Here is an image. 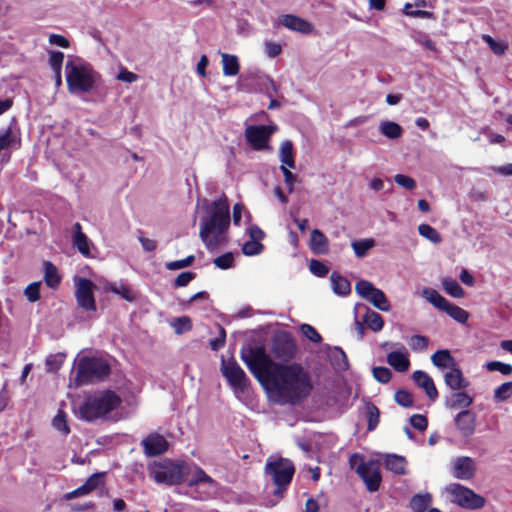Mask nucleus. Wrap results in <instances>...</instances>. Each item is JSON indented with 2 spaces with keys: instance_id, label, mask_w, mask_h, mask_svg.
I'll return each instance as SVG.
<instances>
[{
  "instance_id": "nucleus-1",
  "label": "nucleus",
  "mask_w": 512,
  "mask_h": 512,
  "mask_svg": "<svg viewBox=\"0 0 512 512\" xmlns=\"http://www.w3.org/2000/svg\"><path fill=\"white\" fill-rule=\"evenodd\" d=\"M240 358L279 405H298L313 390L308 371L300 363L275 362L263 346L242 348Z\"/></svg>"
},
{
  "instance_id": "nucleus-2",
  "label": "nucleus",
  "mask_w": 512,
  "mask_h": 512,
  "mask_svg": "<svg viewBox=\"0 0 512 512\" xmlns=\"http://www.w3.org/2000/svg\"><path fill=\"white\" fill-rule=\"evenodd\" d=\"M149 474L158 484L173 486L186 482L189 487L202 484L213 491L218 489V482L197 465H195L191 478L186 479V476L189 474V466L185 462H174L167 459L154 463L149 467Z\"/></svg>"
},
{
  "instance_id": "nucleus-3",
  "label": "nucleus",
  "mask_w": 512,
  "mask_h": 512,
  "mask_svg": "<svg viewBox=\"0 0 512 512\" xmlns=\"http://www.w3.org/2000/svg\"><path fill=\"white\" fill-rule=\"evenodd\" d=\"M206 211L209 217L202 220L199 236L206 249L214 252L226 241L225 233L230 226L231 217L228 198L223 195L214 200Z\"/></svg>"
},
{
  "instance_id": "nucleus-4",
  "label": "nucleus",
  "mask_w": 512,
  "mask_h": 512,
  "mask_svg": "<svg viewBox=\"0 0 512 512\" xmlns=\"http://www.w3.org/2000/svg\"><path fill=\"white\" fill-rule=\"evenodd\" d=\"M122 403V399L112 390H104L87 395L77 407V416L87 422H93L104 418L116 410Z\"/></svg>"
},
{
  "instance_id": "nucleus-5",
  "label": "nucleus",
  "mask_w": 512,
  "mask_h": 512,
  "mask_svg": "<svg viewBox=\"0 0 512 512\" xmlns=\"http://www.w3.org/2000/svg\"><path fill=\"white\" fill-rule=\"evenodd\" d=\"M111 373L109 362L101 357L83 356L80 358L75 376V384L83 386L103 381Z\"/></svg>"
},
{
  "instance_id": "nucleus-6",
  "label": "nucleus",
  "mask_w": 512,
  "mask_h": 512,
  "mask_svg": "<svg viewBox=\"0 0 512 512\" xmlns=\"http://www.w3.org/2000/svg\"><path fill=\"white\" fill-rule=\"evenodd\" d=\"M65 70L70 93H88L95 88L97 73L89 65H77L73 61H67Z\"/></svg>"
},
{
  "instance_id": "nucleus-7",
  "label": "nucleus",
  "mask_w": 512,
  "mask_h": 512,
  "mask_svg": "<svg viewBox=\"0 0 512 512\" xmlns=\"http://www.w3.org/2000/svg\"><path fill=\"white\" fill-rule=\"evenodd\" d=\"M349 464L364 482L369 492L373 493L379 490L382 482L379 460H365L363 455L354 453L349 458Z\"/></svg>"
},
{
  "instance_id": "nucleus-8",
  "label": "nucleus",
  "mask_w": 512,
  "mask_h": 512,
  "mask_svg": "<svg viewBox=\"0 0 512 512\" xmlns=\"http://www.w3.org/2000/svg\"><path fill=\"white\" fill-rule=\"evenodd\" d=\"M265 472L272 477L276 486L274 495L282 496L292 481L295 467L290 460L280 457L277 460L268 461Z\"/></svg>"
},
{
  "instance_id": "nucleus-9",
  "label": "nucleus",
  "mask_w": 512,
  "mask_h": 512,
  "mask_svg": "<svg viewBox=\"0 0 512 512\" xmlns=\"http://www.w3.org/2000/svg\"><path fill=\"white\" fill-rule=\"evenodd\" d=\"M298 348L296 342L288 331H279L275 333L271 340V353L275 359L288 364L296 358Z\"/></svg>"
},
{
  "instance_id": "nucleus-10",
  "label": "nucleus",
  "mask_w": 512,
  "mask_h": 512,
  "mask_svg": "<svg viewBox=\"0 0 512 512\" xmlns=\"http://www.w3.org/2000/svg\"><path fill=\"white\" fill-rule=\"evenodd\" d=\"M453 501L460 507L466 509H480L485 505V499L479 494H476L472 489L467 488L461 484H452L449 488Z\"/></svg>"
},
{
  "instance_id": "nucleus-11",
  "label": "nucleus",
  "mask_w": 512,
  "mask_h": 512,
  "mask_svg": "<svg viewBox=\"0 0 512 512\" xmlns=\"http://www.w3.org/2000/svg\"><path fill=\"white\" fill-rule=\"evenodd\" d=\"M355 290L363 299L371 302L375 308L384 312L390 310V303L385 293L371 282L359 280L355 285Z\"/></svg>"
},
{
  "instance_id": "nucleus-12",
  "label": "nucleus",
  "mask_w": 512,
  "mask_h": 512,
  "mask_svg": "<svg viewBox=\"0 0 512 512\" xmlns=\"http://www.w3.org/2000/svg\"><path fill=\"white\" fill-rule=\"evenodd\" d=\"M221 371L229 385L235 390L243 391L249 384V379L234 358L222 360Z\"/></svg>"
},
{
  "instance_id": "nucleus-13",
  "label": "nucleus",
  "mask_w": 512,
  "mask_h": 512,
  "mask_svg": "<svg viewBox=\"0 0 512 512\" xmlns=\"http://www.w3.org/2000/svg\"><path fill=\"white\" fill-rule=\"evenodd\" d=\"M275 128L269 125H251L245 129L247 142L256 151L269 149V140Z\"/></svg>"
},
{
  "instance_id": "nucleus-14",
  "label": "nucleus",
  "mask_w": 512,
  "mask_h": 512,
  "mask_svg": "<svg viewBox=\"0 0 512 512\" xmlns=\"http://www.w3.org/2000/svg\"><path fill=\"white\" fill-rule=\"evenodd\" d=\"M96 285L87 278H78L75 297L79 307L85 311H96L94 289Z\"/></svg>"
},
{
  "instance_id": "nucleus-15",
  "label": "nucleus",
  "mask_w": 512,
  "mask_h": 512,
  "mask_svg": "<svg viewBox=\"0 0 512 512\" xmlns=\"http://www.w3.org/2000/svg\"><path fill=\"white\" fill-rule=\"evenodd\" d=\"M250 240L242 245V253L246 256L259 255L264 250V245L261 241L265 238L264 231L256 224L251 225L247 229Z\"/></svg>"
},
{
  "instance_id": "nucleus-16",
  "label": "nucleus",
  "mask_w": 512,
  "mask_h": 512,
  "mask_svg": "<svg viewBox=\"0 0 512 512\" xmlns=\"http://www.w3.org/2000/svg\"><path fill=\"white\" fill-rule=\"evenodd\" d=\"M458 432L464 438H470L475 433L476 414L468 409L460 411L454 418Z\"/></svg>"
},
{
  "instance_id": "nucleus-17",
  "label": "nucleus",
  "mask_w": 512,
  "mask_h": 512,
  "mask_svg": "<svg viewBox=\"0 0 512 512\" xmlns=\"http://www.w3.org/2000/svg\"><path fill=\"white\" fill-rule=\"evenodd\" d=\"M21 147V138L15 134L11 127H8L3 133H0V156L1 163H8L11 158V153L7 152L8 149H19Z\"/></svg>"
},
{
  "instance_id": "nucleus-18",
  "label": "nucleus",
  "mask_w": 512,
  "mask_h": 512,
  "mask_svg": "<svg viewBox=\"0 0 512 512\" xmlns=\"http://www.w3.org/2000/svg\"><path fill=\"white\" fill-rule=\"evenodd\" d=\"M142 445L147 456L153 457L161 455L168 450L169 444L164 436L158 433L149 434L143 441Z\"/></svg>"
},
{
  "instance_id": "nucleus-19",
  "label": "nucleus",
  "mask_w": 512,
  "mask_h": 512,
  "mask_svg": "<svg viewBox=\"0 0 512 512\" xmlns=\"http://www.w3.org/2000/svg\"><path fill=\"white\" fill-rule=\"evenodd\" d=\"M452 473L453 476L457 479H472L476 473L475 461L468 456L457 457L454 461Z\"/></svg>"
},
{
  "instance_id": "nucleus-20",
  "label": "nucleus",
  "mask_w": 512,
  "mask_h": 512,
  "mask_svg": "<svg viewBox=\"0 0 512 512\" xmlns=\"http://www.w3.org/2000/svg\"><path fill=\"white\" fill-rule=\"evenodd\" d=\"M279 23L291 31L300 32L302 34H310L314 30L312 23L293 14H284L280 16Z\"/></svg>"
},
{
  "instance_id": "nucleus-21",
  "label": "nucleus",
  "mask_w": 512,
  "mask_h": 512,
  "mask_svg": "<svg viewBox=\"0 0 512 512\" xmlns=\"http://www.w3.org/2000/svg\"><path fill=\"white\" fill-rule=\"evenodd\" d=\"M417 386L423 388L430 400L434 401L438 398V390L433 379L424 371L417 370L412 375Z\"/></svg>"
},
{
  "instance_id": "nucleus-22",
  "label": "nucleus",
  "mask_w": 512,
  "mask_h": 512,
  "mask_svg": "<svg viewBox=\"0 0 512 512\" xmlns=\"http://www.w3.org/2000/svg\"><path fill=\"white\" fill-rule=\"evenodd\" d=\"M444 381L452 390L465 389L470 385V382L463 376L461 369L456 366L444 374Z\"/></svg>"
},
{
  "instance_id": "nucleus-23",
  "label": "nucleus",
  "mask_w": 512,
  "mask_h": 512,
  "mask_svg": "<svg viewBox=\"0 0 512 512\" xmlns=\"http://www.w3.org/2000/svg\"><path fill=\"white\" fill-rule=\"evenodd\" d=\"M403 351H392L387 355V363L392 366L397 372H406L410 367L408 353L404 346H401Z\"/></svg>"
},
{
  "instance_id": "nucleus-24",
  "label": "nucleus",
  "mask_w": 512,
  "mask_h": 512,
  "mask_svg": "<svg viewBox=\"0 0 512 512\" xmlns=\"http://www.w3.org/2000/svg\"><path fill=\"white\" fill-rule=\"evenodd\" d=\"M384 466L390 472L396 475H405L407 473L406 458L396 454H388L384 458Z\"/></svg>"
},
{
  "instance_id": "nucleus-25",
  "label": "nucleus",
  "mask_w": 512,
  "mask_h": 512,
  "mask_svg": "<svg viewBox=\"0 0 512 512\" xmlns=\"http://www.w3.org/2000/svg\"><path fill=\"white\" fill-rule=\"evenodd\" d=\"M310 248L315 254H327L329 252L327 236L322 231L314 229L311 232Z\"/></svg>"
},
{
  "instance_id": "nucleus-26",
  "label": "nucleus",
  "mask_w": 512,
  "mask_h": 512,
  "mask_svg": "<svg viewBox=\"0 0 512 512\" xmlns=\"http://www.w3.org/2000/svg\"><path fill=\"white\" fill-rule=\"evenodd\" d=\"M44 282L51 289H57L61 283V276L57 267L51 261L43 262Z\"/></svg>"
},
{
  "instance_id": "nucleus-27",
  "label": "nucleus",
  "mask_w": 512,
  "mask_h": 512,
  "mask_svg": "<svg viewBox=\"0 0 512 512\" xmlns=\"http://www.w3.org/2000/svg\"><path fill=\"white\" fill-rule=\"evenodd\" d=\"M75 234L73 236V244L77 250L85 257H90V246L88 237L82 232L80 223L74 225Z\"/></svg>"
},
{
  "instance_id": "nucleus-28",
  "label": "nucleus",
  "mask_w": 512,
  "mask_h": 512,
  "mask_svg": "<svg viewBox=\"0 0 512 512\" xmlns=\"http://www.w3.org/2000/svg\"><path fill=\"white\" fill-rule=\"evenodd\" d=\"M279 157L282 165L291 169L295 168V151L291 140H285L281 143Z\"/></svg>"
},
{
  "instance_id": "nucleus-29",
  "label": "nucleus",
  "mask_w": 512,
  "mask_h": 512,
  "mask_svg": "<svg viewBox=\"0 0 512 512\" xmlns=\"http://www.w3.org/2000/svg\"><path fill=\"white\" fill-rule=\"evenodd\" d=\"M431 361L434 366L440 369L452 368L456 365L454 357L447 349L437 350L431 356Z\"/></svg>"
},
{
  "instance_id": "nucleus-30",
  "label": "nucleus",
  "mask_w": 512,
  "mask_h": 512,
  "mask_svg": "<svg viewBox=\"0 0 512 512\" xmlns=\"http://www.w3.org/2000/svg\"><path fill=\"white\" fill-rule=\"evenodd\" d=\"M330 279L334 293L345 296L351 292L350 282L337 271L331 273Z\"/></svg>"
},
{
  "instance_id": "nucleus-31",
  "label": "nucleus",
  "mask_w": 512,
  "mask_h": 512,
  "mask_svg": "<svg viewBox=\"0 0 512 512\" xmlns=\"http://www.w3.org/2000/svg\"><path fill=\"white\" fill-rule=\"evenodd\" d=\"M222 65L225 76H236L240 71L239 60L235 55L222 53Z\"/></svg>"
},
{
  "instance_id": "nucleus-32",
  "label": "nucleus",
  "mask_w": 512,
  "mask_h": 512,
  "mask_svg": "<svg viewBox=\"0 0 512 512\" xmlns=\"http://www.w3.org/2000/svg\"><path fill=\"white\" fill-rule=\"evenodd\" d=\"M105 291H110L114 294L121 296L124 300L128 302L135 301L136 297L133 291L130 289L128 285L120 283L117 285L116 283H109L104 287Z\"/></svg>"
},
{
  "instance_id": "nucleus-33",
  "label": "nucleus",
  "mask_w": 512,
  "mask_h": 512,
  "mask_svg": "<svg viewBox=\"0 0 512 512\" xmlns=\"http://www.w3.org/2000/svg\"><path fill=\"white\" fill-rule=\"evenodd\" d=\"M423 293L428 302L439 310L445 311L448 305L450 304V302L445 297H443L437 290L425 289Z\"/></svg>"
},
{
  "instance_id": "nucleus-34",
  "label": "nucleus",
  "mask_w": 512,
  "mask_h": 512,
  "mask_svg": "<svg viewBox=\"0 0 512 512\" xmlns=\"http://www.w3.org/2000/svg\"><path fill=\"white\" fill-rule=\"evenodd\" d=\"M444 291L454 298H462L465 295L464 289L453 278L445 277L441 281Z\"/></svg>"
},
{
  "instance_id": "nucleus-35",
  "label": "nucleus",
  "mask_w": 512,
  "mask_h": 512,
  "mask_svg": "<svg viewBox=\"0 0 512 512\" xmlns=\"http://www.w3.org/2000/svg\"><path fill=\"white\" fill-rule=\"evenodd\" d=\"M380 132L389 139H397L403 133L402 127L393 121H383L379 126Z\"/></svg>"
},
{
  "instance_id": "nucleus-36",
  "label": "nucleus",
  "mask_w": 512,
  "mask_h": 512,
  "mask_svg": "<svg viewBox=\"0 0 512 512\" xmlns=\"http://www.w3.org/2000/svg\"><path fill=\"white\" fill-rule=\"evenodd\" d=\"M363 321L368 326V328L374 332L382 330L384 326L382 316L379 313L372 311L370 309H367V312L363 317Z\"/></svg>"
},
{
  "instance_id": "nucleus-37",
  "label": "nucleus",
  "mask_w": 512,
  "mask_h": 512,
  "mask_svg": "<svg viewBox=\"0 0 512 512\" xmlns=\"http://www.w3.org/2000/svg\"><path fill=\"white\" fill-rule=\"evenodd\" d=\"M432 502L430 494H416L410 500V508L414 512H425Z\"/></svg>"
},
{
  "instance_id": "nucleus-38",
  "label": "nucleus",
  "mask_w": 512,
  "mask_h": 512,
  "mask_svg": "<svg viewBox=\"0 0 512 512\" xmlns=\"http://www.w3.org/2000/svg\"><path fill=\"white\" fill-rule=\"evenodd\" d=\"M52 425L56 430L65 436L70 433V427L67 422V414L63 409L58 410L57 414L52 420Z\"/></svg>"
},
{
  "instance_id": "nucleus-39",
  "label": "nucleus",
  "mask_w": 512,
  "mask_h": 512,
  "mask_svg": "<svg viewBox=\"0 0 512 512\" xmlns=\"http://www.w3.org/2000/svg\"><path fill=\"white\" fill-rule=\"evenodd\" d=\"M418 233L434 244H439L442 241L441 234L428 224H420L418 226Z\"/></svg>"
},
{
  "instance_id": "nucleus-40",
  "label": "nucleus",
  "mask_w": 512,
  "mask_h": 512,
  "mask_svg": "<svg viewBox=\"0 0 512 512\" xmlns=\"http://www.w3.org/2000/svg\"><path fill=\"white\" fill-rule=\"evenodd\" d=\"M444 312H446L447 315L461 324L466 323L469 318V313L466 310L452 303L448 305Z\"/></svg>"
},
{
  "instance_id": "nucleus-41",
  "label": "nucleus",
  "mask_w": 512,
  "mask_h": 512,
  "mask_svg": "<svg viewBox=\"0 0 512 512\" xmlns=\"http://www.w3.org/2000/svg\"><path fill=\"white\" fill-rule=\"evenodd\" d=\"M374 245L375 241L373 239L355 240L351 244L355 255L359 258L364 257Z\"/></svg>"
},
{
  "instance_id": "nucleus-42",
  "label": "nucleus",
  "mask_w": 512,
  "mask_h": 512,
  "mask_svg": "<svg viewBox=\"0 0 512 512\" xmlns=\"http://www.w3.org/2000/svg\"><path fill=\"white\" fill-rule=\"evenodd\" d=\"M331 363L340 368L348 366V358L345 352L340 347H334L330 353Z\"/></svg>"
},
{
  "instance_id": "nucleus-43",
  "label": "nucleus",
  "mask_w": 512,
  "mask_h": 512,
  "mask_svg": "<svg viewBox=\"0 0 512 512\" xmlns=\"http://www.w3.org/2000/svg\"><path fill=\"white\" fill-rule=\"evenodd\" d=\"M429 338L424 335H413L410 337L409 346L415 352H422L428 348Z\"/></svg>"
},
{
  "instance_id": "nucleus-44",
  "label": "nucleus",
  "mask_w": 512,
  "mask_h": 512,
  "mask_svg": "<svg viewBox=\"0 0 512 512\" xmlns=\"http://www.w3.org/2000/svg\"><path fill=\"white\" fill-rule=\"evenodd\" d=\"M40 287V281L32 282L26 286V288L24 289V295L29 302L34 303L40 300Z\"/></svg>"
},
{
  "instance_id": "nucleus-45",
  "label": "nucleus",
  "mask_w": 512,
  "mask_h": 512,
  "mask_svg": "<svg viewBox=\"0 0 512 512\" xmlns=\"http://www.w3.org/2000/svg\"><path fill=\"white\" fill-rule=\"evenodd\" d=\"M512 396V381L502 383L494 391V399L500 402L506 401Z\"/></svg>"
},
{
  "instance_id": "nucleus-46",
  "label": "nucleus",
  "mask_w": 512,
  "mask_h": 512,
  "mask_svg": "<svg viewBox=\"0 0 512 512\" xmlns=\"http://www.w3.org/2000/svg\"><path fill=\"white\" fill-rule=\"evenodd\" d=\"M368 430L373 431L379 424L380 411L374 404L367 406Z\"/></svg>"
},
{
  "instance_id": "nucleus-47",
  "label": "nucleus",
  "mask_w": 512,
  "mask_h": 512,
  "mask_svg": "<svg viewBox=\"0 0 512 512\" xmlns=\"http://www.w3.org/2000/svg\"><path fill=\"white\" fill-rule=\"evenodd\" d=\"M486 368L488 371H498L506 376L512 374V365L500 361H490L486 364Z\"/></svg>"
},
{
  "instance_id": "nucleus-48",
  "label": "nucleus",
  "mask_w": 512,
  "mask_h": 512,
  "mask_svg": "<svg viewBox=\"0 0 512 512\" xmlns=\"http://www.w3.org/2000/svg\"><path fill=\"white\" fill-rule=\"evenodd\" d=\"M175 333L182 334L192 328L191 319L188 316H181L174 320L172 324Z\"/></svg>"
},
{
  "instance_id": "nucleus-49",
  "label": "nucleus",
  "mask_w": 512,
  "mask_h": 512,
  "mask_svg": "<svg viewBox=\"0 0 512 512\" xmlns=\"http://www.w3.org/2000/svg\"><path fill=\"white\" fill-rule=\"evenodd\" d=\"M473 402L472 397H470L466 392H457L454 394V399L451 404L452 408L462 407L467 408Z\"/></svg>"
},
{
  "instance_id": "nucleus-50",
  "label": "nucleus",
  "mask_w": 512,
  "mask_h": 512,
  "mask_svg": "<svg viewBox=\"0 0 512 512\" xmlns=\"http://www.w3.org/2000/svg\"><path fill=\"white\" fill-rule=\"evenodd\" d=\"M213 263L216 267L226 270L233 266L234 256L231 252H226L223 255L216 257Z\"/></svg>"
},
{
  "instance_id": "nucleus-51",
  "label": "nucleus",
  "mask_w": 512,
  "mask_h": 512,
  "mask_svg": "<svg viewBox=\"0 0 512 512\" xmlns=\"http://www.w3.org/2000/svg\"><path fill=\"white\" fill-rule=\"evenodd\" d=\"M194 261H195V256L189 255L184 259L175 260V261L166 263V268L171 271L179 270V269H183V268L191 266L194 263Z\"/></svg>"
},
{
  "instance_id": "nucleus-52",
  "label": "nucleus",
  "mask_w": 512,
  "mask_h": 512,
  "mask_svg": "<svg viewBox=\"0 0 512 512\" xmlns=\"http://www.w3.org/2000/svg\"><path fill=\"white\" fill-rule=\"evenodd\" d=\"M413 4L411 3H405L404 7H403V14L406 15V16H409V17H413V18H431L432 17V13L429 12V11H426V10H414L413 9Z\"/></svg>"
},
{
  "instance_id": "nucleus-53",
  "label": "nucleus",
  "mask_w": 512,
  "mask_h": 512,
  "mask_svg": "<svg viewBox=\"0 0 512 512\" xmlns=\"http://www.w3.org/2000/svg\"><path fill=\"white\" fill-rule=\"evenodd\" d=\"M373 377L380 383L386 384L388 383L392 378V373L389 368L387 367H374L372 370Z\"/></svg>"
},
{
  "instance_id": "nucleus-54",
  "label": "nucleus",
  "mask_w": 512,
  "mask_h": 512,
  "mask_svg": "<svg viewBox=\"0 0 512 512\" xmlns=\"http://www.w3.org/2000/svg\"><path fill=\"white\" fill-rule=\"evenodd\" d=\"M302 334L313 343H320L322 337L319 332L310 324H302L300 327Z\"/></svg>"
},
{
  "instance_id": "nucleus-55",
  "label": "nucleus",
  "mask_w": 512,
  "mask_h": 512,
  "mask_svg": "<svg viewBox=\"0 0 512 512\" xmlns=\"http://www.w3.org/2000/svg\"><path fill=\"white\" fill-rule=\"evenodd\" d=\"M394 399L402 407H411L413 405V395L406 390L396 391Z\"/></svg>"
},
{
  "instance_id": "nucleus-56",
  "label": "nucleus",
  "mask_w": 512,
  "mask_h": 512,
  "mask_svg": "<svg viewBox=\"0 0 512 512\" xmlns=\"http://www.w3.org/2000/svg\"><path fill=\"white\" fill-rule=\"evenodd\" d=\"M105 475H106V472L94 473L87 478V480L84 482V484L87 486V488L90 490V492H92L104 483Z\"/></svg>"
},
{
  "instance_id": "nucleus-57",
  "label": "nucleus",
  "mask_w": 512,
  "mask_h": 512,
  "mask_svg": "<svg viewBox=\"0 0 512 512\" xmlns=\"http://www.w3.org/2000/svg\"><path fill=\"white\" fill-rule=\"evenodd\" d=\"M196 273L192 271H185L180 273L174 280L173 286L175 288L187 286L193 279H195Z\"/></svg>"
},
{
  "instance_id": "nucleus-58",
  "label": "nucleus",
  "mask_w": 512,
  "mask_h": 512,
  "mask_svg": "<svg viewBox=\"0 0 512 512\" xmlns=\"http://www.w3.org/2000/svg\"><path fill=\"white\" fill-rule=\"evenodd\" d=\"M309 269L317 277H325L329 272L328 267L324 263L315 259L310 261Z\"/></svg>"
},
{
  "instance_id": "nucleus-59",
  "label": "nucleus",
  "mask_w": 512,
  "mask_h": 512,
  "mask_svg": "<svg viewBox=\"0 0 512 512\" xmlns=\"http://www.w3.org/2000/svg\"><path fill=\"white\" fill-rule=\"evenodd\" d=\"M410 424L419 431H425L428 427V419L422 414H413L410 417Z\"/></svg>"
},
{
  "instance_id": "nucleus-60",
  "label": "nucleus",
  "mask_w": 512,
  "mask_h": 512,
  "mask_svg": "<svg viewBox=\"0 0 512 512\" xmlns=\"http://www.w3.org/2000/svg\"><path fill=\"white\" fill-rule=\"evenodd\" d=\"M394 181L399 186L408 190H413L416 187V181L412 177L404 174H396L394 176Z\"/></svg>"
},
{
  "instance_id": "nucleus-61",
  "label": "nucleus",
  "mask_w": 512,
  "mask_h": 512,
  "mask_svg": "<svg viewBox=\"0 0 512 512\" xmlns=\"http://www.w3.org/2000/svg\"><path fill=\"white\" fill-rule=\"evenodd\" d=\"M64 54L61 51H51L49 56V64L51 69L62 70Z\"/></svg>"
},
{
  "instance_id": "nucleus-62",
  "label": "nucleus",
  "mask_w": 512,
  "mask_h": 512,
  "mask_svg": "<svg viewBox=\"0 0 512 512\" xmlns=\"http://www.w3.org/2000/svg\"><path fill=\"white\" fill-rule=\"evenodd\" d=\"M291 168L289 167H286L284 165H281L280 166V170L281 172L283 173V176H284V182L285 184L287 185L288 187V191L289 193H291L293 191V187H294V183L296 181V175L293 174L291 171H290Z\"/></svg>"
},
{
  "instance_id": "nucleus-63",
  "label": "nucleus",
  "mask_w": 512,
  "mask_h": 512,
  "mask_svg": "<svg viewBox=\"0 0 512 512\" xmlns=\"http://www.w3.org/2000/svg\"><path fill=\"white\" fill-rule=\"evenodd\" d=\"M116 78L122 82L133 83L137 81L138 75L127 70L126 68H121Z\"/></svg>"
},
{
  "instance_id": "nucleus-64",
  "label": "nucleus",
  "mask_w": 512,
  "mask_h": 512,
  "mask_svg": "<svg viewBox=\"0 0 512 512\" xmlns=\"http://www.w3.org/2000/svg\"><path fill=\"white\" fill-rule=\"evenodd\" d=\"M265 51L270 58H275L281 54L282 46L275 42H266Z\"/></svg>"
}]
</instances>
